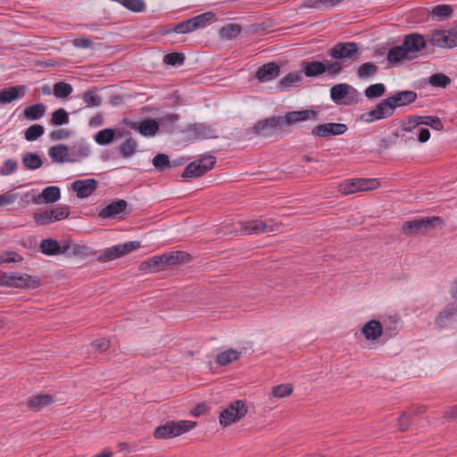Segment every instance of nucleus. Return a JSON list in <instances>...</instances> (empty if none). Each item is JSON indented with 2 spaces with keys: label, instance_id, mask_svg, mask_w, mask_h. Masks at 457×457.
<instances>
[{
  "label": "nucleus",
  "instance_id": "1",
  "mask_svg": "<svg viewBox=\"0 0 457 457\" xmlns=\"http://www.w3.org/2000/svg\"><path fill=\"white\" fill-rule=\"evenodd\" d=\"M196 422L191 420L169 421L157 427L154 436L157 439H166L179 436L195 428Z\"/></svg>",
  "mask_w": 457,
  "mask_h": 457
},
{
  "label": "nucleus",
  "instance_id": "2",
  "mask_svg": "<svg viewBox=\"0 0 457 457\" xmlns=\"http://www.w3.org/2000/svg\"><path fill=\"white\" fill-rule=\"evenodd\" d=\"M330 98L337 104L352 105L361 100V93L353 86L338 83L330 88Z\"/></svg>",
  "mask_w": 457,
  "mask_h": 457
},
{
  "label": "nucleus",
  "instance_id": "3",
  "mask_svg": "<svg viewBox=\"0 0 457 457\" xmlns=\"http://www.w3.org/2000/svg\"><path fill=\"white\" fill-rule=\"evenodd\" d=\"M359 47L354 42H338L328 51V55L331 56L333 62H338L341 71L343 70L344 63L347 61H355L359 58Z\"/></svg>",
  "mask_w": 457,
  "mask_h": 457
},
{
  "label": "nucleus",
  "instance_id": "4",
  "mask_svg": "<svg viewBox=\"0 0 457 457\" xmlns=\"http://www.w3.org/2000/svg\"><path fill=\"white\" fill-rule=\"evenodd\" d=\"M428 37V42L435 47L446 49L457 47V25L446 29H434Z\"/></svg>",
  "mask_w": 457,
  "mask_h": 457
},
{
  "label": "nucleus",
  "instance_id": "5",
  "mask_svg": "<svg viewBox=\"0 0 457 457\" xmlns=\"http://www.w3.org/2000/svg\"><path fill=\"white\" fill-rule=\"evenodd\" d=\"M0 285L15 288L35 289L40 286V279L29 274L3 273Z\"/></svg>",
  "mask_w": 457,
  "mask_h": 457
},
{
  "label": "nucleus",
  "instance_id": "6",
  "mask_svg": "<svg viewBox=\"0 0 457 457\" xmlns=\"http://www.w3.org/2000/svg\"><path fill=\"white\" fill-rule=\"evenodd\" d=\"M303 69L304 75L308 78L318 77L326 71H328L330 76H337L341 72L339 63L331 62V61L303 62Z\"/></svg>",
  "mask_w": 457,
  "mask_h": 457
},
{
  "label": "nucleus",
  "instance_id": "7",
  "mask_svg": "<svg viewBox=\"0 0 457 457\" xmlns=\"http://www.w3.org/2000/svg\"><path fill=\"white\" fill-rule=\"evenodd\" d=\"M215 158L212 155H206L198 161L190 162L184 170L181 177L185 180H190L198 178L211 170L215 164Z\"/></svg>",
  "mask_w": 457,
  "mask_h": 457
},
{
  "label": "nucleus",
  "instance_id": "8",
  "mask_svg": "<svg viewBox=\"0 0 457 457\" xmlns=\"http://www.w3.org/2000/svg\"><path fill=\"white\" fill-rule=\"evenodd\" d=\"M440 222V217H424L404 222L402 230L405 235L413 236L425 233L434 228Z\"/></svg>",
  "mask_w": 457,
  "mask_h": 457
},
{
  "label": "nucleus",
  "instance_id": "9",
  "mask_svg": "<svg viewBox=\"0 0 457 457\" xmlns=\"http://www.w3.org/2000/svg\"><path fill=\"white\" fill-rule=\"evenodd\" d=\"M282 116H272L259 120L252 128V132L259 137H270L278 132H282Z\"/></svg>",
  "mask_w": 457,
  "mask_h": 457
},
{
  "label": "nucleus",
  "instance_id": "10",
  "mask_svg": "<svg viewBox=\"0 0 457 457\" xmlns=\"http://www.w3.org/2000/svg\"><path fill=\"white\" fill-rule=\"evenodd\" d=\"M247 412V407L243 401H236L223 410L220 415V423L223 427L240 420Z\"/></svg>",
  "mask_w": 457,
  "mask_h": 457
},
{
  "label": "nucleus",
  "instance_id": "11",
  "mask_svg": "<svg viewBox=\"0 0 457 457\" xmlns=\"http://www.w3.org/2000/svg\"><path fill=\"white\" fill-rule=\"evenodd\" d=\"M394 106L388 97L381 100L375 108L361 115V119L365 122H373L375 120L386 119L394 114Z\"/></svg>",
  "mask_w": 457,
  "mask_h": 457
},
{
  "label": "nucleus",
  "instance_id": "12",
  "mask_svg": "<svg viewBox=\"0 0 457 457\" xmlns=\"http://www.w3.org/2000/svg\"><path fill=\"white\" fill-rule=\"evenodd\" d=\"M70 212H71L69 206H58L54 209L46 211L44 212H36L34 214V220L40 225H46L68 218Z\"/></svg>",
  "mask_w": 457,
  "mask_h": 457
},
{
  "label": "nucleus",
  "instance_id": "13",
  "mask_svg": "<svg viewBox=\"0 0 457 457\" xmlns=\"http://www.w3.org/2000/svg\"><path fill=\"white\" fill-rule=\"evenodd\" d=\"M347 126L343 123L328 122L315 126L312 129V135L315 137H328L331 136H340L346 132Z\"/></svg>",
  "mask_w": 457,
  "mask_h": 457
},
{
  "label": "nucleus",
  "instance_id": "14",
  "mask_svg": "<svg viewBox=\"0 0 457 457\" xmlns=\"http://www.w3.org/2000/svg\"><path fill=\"white\" fill-rule=\"evenodd\" d=\"M125 124H127L131 129L138 131L144 137H154L155 136L159 129L160 124L156 120L146 118L140 122L124 120Z\"/></svg>",
  "mask_w": 457,
  "mask_h": 457
},
{
  "label": "nucleus",
  "instance_id": "15",
  "mask_svg": "<svg viewBox=\"0 0 457 457\" xmlns=\"http://www.w3.org/2000/svg\"><path fill=\"white\" fill-rule=\"evenodd\" d=\"M98 181L95 179H78L71 184L77 197L83 199L91 195L97 188Z\"/></svg>",
  "mask_w": 457,
  "mask_h": 457
},
{
  "label": "nucleus",
  "instance_id": "16",
  "mask_svg": "<svg viewBox=\"0 0 457 457\" xmlns=\"http://www.w3.org/2000/svg\"><path fill=\"white\" fill-rule=\"evenodd\" d=\"M457 321V303H448L435 319V324L440 328Z\"/></svg>",
  "mask_w": 457,
  "mask_h": 457
},
{
  "label": "nucleus",
  "instance_id": "17",
  "mask_svg": "<svg viewBox=\"0 0 457 457\" xmlns=\"http://www.w3.org/2000/svg\"><path fill=\"white\" fill-rule=\"evenodd\" d=\"M427 42L425 37L418 33L406 35L403 39V46L409 56L414 57L413 54L420 52L426 47Z\"/></svg>",
  "mask_w": 457,
  "mask_h": 457
},
{
  "label": "nucleus",
  "instance_id": "18",
  "mask_svg": "<svg viewBox=\"0 0 457 457\" xmlns=\"http://www.w3.org/2000/svg\"><path fill=\"white\" fill-rule=\"evenodd\" d=\"M318 112L313 110H303V111H293L288 112L282 116L283 125H293L300 121H305L308 120H315Z\"/></svg>",
  "mask_w": 457,
  "mask_h": 457
},
{
  "label": "nucleus",
  "instance_id": "19",
  "mask_svg": "<svg viewBox=\"0 0 457 457\" xmlns=\"http://www.w3.org/2000/svg\"><path fill=\"white\" fill-rule=\"evenodd\" d=\"M61 197V190L56 186H49L43 189L41 194L32 197V203L35 204H54Z\"/></svg>",
  "mask_w": 457,
  "mask_h": 457
},
{
  "label": "nucleus",
  "instance_id": "20",
  "mask_svg": "<svg viewBox=\"0 0 457 457\" xmlns=\"http://www.w3.org/2000/svg\"><path fill=\"white\" fill-rule=\"evenodd\" d=\"M128 203L123 199L112 201L107 206L101 210L98 217L102 219L115 218L117 215L124 212L127 209Z\"/></svg>",
  "mask_w": 457,
  "mask_h": 457
},
{
  "label": "nucleus",
  "instance_id": "21",
  "mask_svg": "<svg viewBox=\"0 0 457 457\" xmlns=\"http://www.w3.org/2000/svg\"><path fill=\"white\" fill-rule=\"evenodd\" d=\"M280 72L279 66L275 62H268L261 66L256 73L255 78L260 82H265L276 79Z\"/></svg>",
  "mask_w": 457,
  "mask_h": 457
},
{
  "label": "nucleus",
  "instance_id": "22",
  "mask_svg": "<svg viewBox=\"0 0 457 457\" xmlns=\"http://www.w3.org/2000/svg\"><path fill=\"white\" fill-rule=\"evenodd\" d=\"M388 99L394 106V111H395L396 107L413 103L417 99V94L411 90L400 91L389 96Z\"/></svg>",
  "mask_w": 457,
  "mask_h": 457
},
{
  "label": "nucleus",
  "instance_id": "23",
  "mask_svg": "<svg viewBox=\"0 0 457 457\" xmlns=\"http://www.w3.org/2000/svg\"><path fill=\"white\" fill-rule=\"evenodd\" d=\"M25 96V86H12L0 90V104H9Z\"/></svg>",
  "mask_w": 457,
  "mask_h": 457
},
{
  "label": "nucleus",
  "instance_id": "24",
  "mask_svg": "<svg viewBox=\"0 0 457 457\" xmlns=\"http://www.w3.org/2000/svg\"><path fill=\"white\" fill-rule=\"evenodd\" d=\"M39 247L46 255H57L64 253L68 250L69 245L61 246L56 240L48 238L42 240Z\"/></svg>",
  "mask_w": 457,
  "mask_h": 457
},
{
  "label": "nucleus",
  "instance_id": "25",
  "mask_svg": "<svg viewBox=\"0 0 457 457\" xmlns=\"http://www.w3.org/2000/svg\"><path fill=\"white\" fill-rule=\"evenodd\" d=\"M165 269L190 260V255L182 251H176L162 254Z\"/></svg>",
  "mask_w": 457,
  "mask_h": 457
},
{
  "label": "nucleus",
  "instance_id": "26",
  "mask_svg": "<svg viewBox=\"0 0 457 457\" xmlns=\"http://www.w3.org/2000/svg\"><path fill=\"white\" fill-rule=\"evenodd\" d=\"M243 230L245 234H260L274 229L262 220H248L243 223Z\"/></svg>",
  "mask_w": 457,
  "mask_h": 457
},
{
  "label": "nucleus",
  "instance_id": "27",
  "mask_svg": "<svg viewBox=\"0 0 457 457\" xmlns=\"http://www.w3.org/2000/svg\"><path fill=\"white\" fill-rule=\"evenodd\" d=\"M383 332L382 324L376 320L368 321L362 328V333L368 340H377Z\"/></svg>",
  "mask_w": 457,
  "mask_h": 457
},
{
  "label": "nucleus",
  "instance_id": "28",
  "mask_svg": "<svg viewBox=\"0 0 457 457\" xmlns=\"http://www.w3.org/2000/svg\"><path fill=\"white\" fill-rule=\"evenodd\" d=\"M386 59L391 64H396L405 60H411L412 56H409L402 45L391 47L387 52Z\"/></svg>",
  "mask_w": 457,
  "mask_h": 457
},
{
  "label": "nucleus",
  "instance_id": "29",
  "mask_svg": "<svg viewBox=\"0 0 457 457\" xmlns=\"http://www.w3.org/2000/svg\"><path fill=\"white\" fill-rule=\"evenodd\" d=\"M48 154L54 162L62 163L69 160V148L67 145L62 144L54 145L49 148Z\"/></svg>",
  "mask_w": 457,
  "mask_h": 457
},
{
  "label": "nucleus",
  "instance_id": "30",
  "mask_svg": "<svg viewBox=\"0 0 457 457\" xmlns=\"http://www.w3.org/2000/svg\"><path fill=\"white\" fill-rule=\"evenodd\" d=\"M141 270H150L152 272H158L160 270H165L162 256L156 255L154 256L140 264Z\"/></svg>",
  "mask_w": 457,
  "mask_h": 457
},
{
  "label": "nucleus",
  "instance_id": "31",
  "mask_svg": "<svg viewBox=\"0 0 457 457\" xmlns=\"http://www.w3.org/2000/svg\"><path fill=\"white\" fill-rule=\"evenodd\" d=\"M45 112L46 105L43 104H36L26 107L23 114L27 120H37L43 117Z\"/></svg>",
  "mask_w": 457,
  "mask_h": 457
},
{
  "label": "nucleus",
  "instance_id": "32",
  "mask_svg": "<svg viewBox=\"0 0 457 457\" xmlns=\"http://www.w3.org/2000/svg\"><path fill=\"white\" fill-rule=\"evenodd\" d=\"M195 30L191 19L184 21L177 25H168L165 28L164 33L176 32L180 34L189 33Z\"/></svg>",
  "mask_w": 457,
  "mask_h": 457
},
{
  "label": "nucleus",
  "instance_id": "33",
  "mask_svg": "<svg viewBox=\"0 0 457 457\" xmlns=\"http://www.w3.org/2000/svg\"><path fill=\"white\" fill-rule=\"evenodd\" d=\"M192 132L195 135V138H212L216 137L215 130L212 129L210 126H206L204 124H195L192 127Z\"/></svg>",
  "mask_w": 457,
  "mask_h": 457
},
{
  "label": "nucleus",
  "instance_id": "34",
  "mask_svg": "<svg viewBox=\"0 0 457 457\" xmlns=\"http://www.w3.org/2000/svg\"><path fill=\"white\" fill-rule=\"evenodd\" d=\"M115 138V130L108 128L98 131L95 136V141L100 145L111 144Z\"/></svg>",
  "mask_w": 457,
  "mask_h": 457
},
{
  "label": "nucleus",
  "instance_id": "35",
  "mask_svg": "<svg viewBox=\"0 0 457 457\" xmlns=\"http://www.w3.org/2000/svg\"><path fill=\"white\" fill-rule=\"evenodd\" d=\"M22 163L27 170H37L43 164L41 157L34 153H26L22 156Z\"/></svg>",
  "mask_w": 457,
  "mask_h": 457
},
{
  "label": "nucleus",
  "instance_id": "36",
  "mask_svg": "<svg viewBox=\"0 0 457 457\" xmlns=\"http://www.w3.org/2000/svg\"><path fill=\"white\" fill-rule=\"evenodd\" d=\"M378 71V67L370 62L362 63L357 70V77L360 79H367L373 77Z\"/></svg>",
  "mask_w": 457,
  "mask_h": 457
},
{
  "label": "nucleus",
  "instance_id": "37",
  "mask_svg": "<svg viewBox=\"0 0 457 457\" xmlns=\"http://www.w3.org/2000/svg\"><path fill=\"white\" fill-rule=\"evenodd\" d=\"M53 402V398L49 395H38L32 397L29 402V406L34 411H39Z\"/></svg>",
  "mask_w": 457,
  "mask_h": 457
},
{
  "label": "nucleus",
  "instance_id": "38",
  "mask_svg": "<svg viewBox=\"0 0 457 457\" xmlns=\"http://www.w3.org/2000/svg\"><path fill=\"white\" fill-rule=\"evenodd\" d=\"M242 28L238 24L231 23L222 27L220 30V34L222 38L230 40L236 38L241 32Z\"/></svg>",
  "mask_w": 457,
  "mask_h": 457
},
{
  "label": "nucleus",
  "instance_id": "39",
  "mask_svg": "<svg viewBox=\"0 0 457 457\" xmlns=\"http://www.w3.org/2000/svg\"><path fill=\"white\" fill-rule=\"evenodd\" d=\"M137 147V143L135 139L129 137L126 139L120 146V156L123 158H129L132 156Z\"/></svg>",
  "mask_w": 457,
  "mask_h": 457
},
{
  "label": "nucleus",
  "instance_id": "40",
  "mask_svg": "<svg viewBox=\"0 0 457 457\" xmlns=\"http://www.w3.org/2000/svg\"><path fill=\"white\" fill-rule=\"evenodd\" d=\"M451 79L444 73H434L428 78V83L435 87L445 88L451 84Z\"/></svg>",
  "mask_w": 457,
  "mask_h": 457
},
{
  "label": "nucleus",
  "instance_id": "41",
  "mask_svg": "<svg viewBox=\"0 0 457 457\" xmlns=\"http://www.w3.org/2000/svg\"><path fill=\"white\" fill-rule=\"evenodd\" d=\"M214 16L212 12H207L191 18L195 29L204 28L210 24L214 19Z\"/></svg>",
  "mask_w": 457,
  "mask_h": 457
},
{
  "label": "nucleus",
  "instance_id": "42",
  "mask_svg": "<svg viewBox=\"0 0 457 457\" xmlns=\"http://www.w3.org/2000/svg\"><path fill=\"white\" fill-rule=\"evenodd\" d=\"M72 91L73 88L71 85L63 81L56 82L53 88L54 95L58 98H66L72 93Z\"/></svg>",
  "mask_w": 457,
  "mask_h": 457
},
{
  "label": "nucleus",
  "instance_id": "43",
  "mask_svg": "<svg viewBox=\"0 0 457 457\" xmlns=\"http://www.w3.org/2000/svg\"><path fill=\"white\" fill-rule=\"evenodd\" d=\"M303 79V76L301 72H294L287 74L285 78H283L279 83L278 87L280 89H286L291 87H294L295 84L300 82Z\"/></svg>",
  "mask_w": 457,
  "mask_h": 457
},
{
  "label": "nucleus",
  "instance_id": "44",
  "mask_svg": "<svg viewBox=\"0 0 457 457\" xmlns=\"http://www.w3.org/2000/svg\"><path fill=\"white\" fill-rule=\"evenodd\" d=\"M238 358L239 353L233 349H229L218 354L216 357V361L220 365L225 366L231 361L237 360Z\"/></svg>",
  "mask_w": 457,
  "mask_h": 457
},
{
  "label": "nucleus",
  "instance_id": "45",
  "mask_svg": "<svg viewBox=\"0 0 457 457\" xmlns=\"http://www.w3.org/2000/svg\"><path fill=\"white\" fill-rule=\"evenodd\" d=\"M69 114L64 109H58L52 113L50 123L54 126H61L69 123Z\"/></svg>",
  "mask_w": 457,
  "mask_h": 457
},
{
  "label": "nucleus",
  "instance_id": "46",
  "mask_svg": "<svg viewBox=\"0 0 457 457\" xmlns=\"http://www.w3.org/2000/svg\"><path fill=\"white\" fill-rule=\"evenodd\" d=\"M153 165L158 171H163L170 168V161L167 154H158L152 160Z\"/></svg>",
  "mask_w": 457,
  "mask_h": 457
},
{
  "label": "nucleus",
  "instance_id": "47",
  "mask_svg": "<svg viewBox=\"0 0 457 457\" xmlns=\"http://www.w3.org/2000/svg\"><path fill=\"white\" fill-rule=\"evenodd\" d=\"M385 91H386V87H385L384 84L377 83V84L369 86L365 89L364 94L367 98L373 99V98H377V97L383 96Z\"/></svg>",
  "mask_w": 457,
  "mask_h": 457
},
{
  "label": "nucleus",
  "instance_id": "48",
  "mask_svg": "<svg viewBox=\"0 0 457 457\" xmlns=\"http://www.w3.org/2000/svg\"><path fill=\"white\" fill-rule=\"evenodd\" d=\"M45 132V129L40 124H34L29 127L25 131V138L28 141H35Z\"/></svg>",
  "mask_w": 457,
  "mask_h": 457
},
{
  "label": "nucleus",
  "instance_id": "49",
  "mask_svg": "<svg viewBox=\"0 0 457 457\" xmlns=\"http://www.w3.org/2000/svg\"><path fill=\"white\" fill-rule=\"evenodd\" d=\"M344 0H305L303 5L307 8L332 7Z\"/></svg>",
  "mask_w": 457,
  "mask_h": 457
},
{
  "label": "nucleus",
  "instance_id": "50",
  "mask_svg": "<svg viewBox=\"0 0 457 457\" xmlns=\"http://www.w3.org/2000/svg\"><path fill=\"white\" fill-rule=\"evenodd\" d=\"M82 98L87 107H97L102 104V98L96 92L87 90L83 93Z\"/></svg>",
  "mask_w": 457,
  "mask_h": 457
},
{
  "label": "nucleus",
  "instance_id": "51",
  "mask_svg": "<svg viewBox=\"0 0 457 457\" xmlns=\"http://www.w3.org/2000/svg\"><path fill=\"white\" fill-rule=\"evenodd\" d=\"M74 148L76 150H75V152H73L71 154L68 162H79L81 159L87 157L90 154L89 145H79L78 147H74Z\"/></svg>",
  "mask_w": 457,
  "mask_h": 457
},
{
  "label": "nucleus",
  "instance_id": "52",
  "mask_svg": "<svg viewBox=\"0 0 457 457\" xmlns=\"http://www.w3.org/2000/svg\"><path fill=\"white\" fill-rule=\"evenodd\" d=\"M121 256L119 245H113L104 250V252L99 255L98 261L104 262L114 260Z\"/></svg>",
  "mask_w": 457,
  "mask_h": 457
},
{
  "label": "nucleus",
  "instance_id": "53",
  "mask_svg": "<svg viewBox=\"0 0 457 457\" xmlns=\"http://www.w3.org/2000/svg\"><path fill=\"white\" fill-rule=\"evenodd\" d=\"M338 191L343 195H350L358 192L356 179H346L338 185Z\"/></svg>",
  "mask_w": 457,
  "mask_h": 457
},
{
  "label": "nucleus",
  "instance_id": "54",
  "mask_svg": "<svg viewBox=\"0 0 457 457\" xmlns=\"http://www.w3.org/2000/svg\"><path fill=\"white\" fill-rule=\"evenodd\" d=\"M358 192L373 190L378 187V181L372 179H356Z\"/></svg>",
  "mask_w": 457,
  "mask_h": 457
},
{
  "label": "nucleus",
  "instance_id": "55",
  "mask_svg": "<svg viewBox=\"0 0 457 457\" xmlns=\"http://www.w3.org/2000/svg\"><path fill=\"white\" fill-rule=\"evenodd\" d=\"M293 387L290 384H281L272 387V396L283 398L292 394Z\"/></svg>",
  "mask_w": 457,
  "mask_h": 457
},
{
  "label": "nucleus",
  "instance_id": "56",
  "mask_svg": "<svg viewBox=\"0 0 457 457\" xmlns=\"http://www.w3.org/2000/svg\"><path fill=\"white\" fill-rule=\"evenodd\" d=\"M122 5L134 12H142L146 7L144 0H124Z\"/></svg>",
  "mask_w": 457,
  "mask_h": 457
},
{
  "label": "nucleus",
  "instance_id": "57",
  "mask_svg": "<svg viewBox=\"0 0 457 457\" xmlns=\"http://www.w3.org/2000/svg\"><path fill=\"white\" fill-rule=\"evenodd\" d=\"M415 414L416 412L411 410L403 412V414L397 419L398 429L400 431H406L410 426L409 420H411Z\"/></svg>",
  "mask_w": 457,
  "mask_h": 457
},
{
  "label": "nucleus",
  "instance_id": "58",
  "mask_svg": "<svg viewBox=\"0 0 457 457\" xmlns=\"http://www.w3.org/2000/svg\"><path fill=\"white\" fill-rule=\"evenodd\" d=\"M453 9L450 5L447 4H439L433 8L432 14L434 16H437L440 19H445L452 15Z\"/></svg>",
  "mask_w": 457,
  "mask_h": 457
},
{
  "label": "nucleus",
  "instance_id": "59",
  "mask_svg": "<svg viewBox=\"0 0 457 457\" xmlns=\"http://www.w3.org/2000/svg\"><path fill=\"white\" fill-rule=\"evenodd\" d=\"M185 61V56L183 54L179 53H170L167 54L163 57V62L169 65H177L182 64Z\"/></svg>",
  "mask_w": 457,
  "mask_h": 457
},
{
  "label": "nucleus",
  "instance_id": "60",
  "mask_svg": "<svg viewBox=\"0 0 457 457\" xmlns=\"http://www.w3.org/2000/svg\"><path fill=\"white\" fill-rule=\"evenodd\" d=\"M436 130H443L444 125L437 116H425L424 124Z\"/></svg>",
  "mask_w": 457,
  "mask_h": 457
},
{
  "label": "nucleus",
  "instance_id": "61",
  "mask_svg": "<svg viewBox=\"0 0 457 457\" xmlns=\"http://www.w3.org/2000/svg\"><path fill=\"white\" fill-rule=\"evenodd\" d=\"M16 169H17V162L12 159H8L4 162L0 172L3 175H9V174L12 173L13 171H15Z\"/></svg>",
  "mask_w": 457,
  "mask_h": 457
},
{
  "label": "nucleus",
  "instance_id": "62",
  "mask_svg": "<svg viewBox=\"0 0 457 457\" xmlns=\"http://www.w3.org/2000/svg\"><path fill=\"white\" fill-rule=\"evenodd\" d=\"M120 250L121 256L130 253L134 250H137L140 247V243L137 241H129L122 245H118Z\"/></svg>",
  "mask_w": 457,
  "mask_h": 457
},
{
  "label": "nucleus",
  "instance_id": "63",
  "mask_svg": "<svg viewBox=\"0 0 457 457\" xmlns=\"http://www.w3.org/2000/svg\"><path fill=\"white\" fill-rule=\"evenodd\" d=\"M21 261L22 257L15 252L0 255V264L4 262H20Z\"/></svg>",
  "mask_w": 457,
  "mask_h": 457
},
{
  "label": "nucleus",
  "instance_id": "64",
  "mask_svg": "<svg viewBox=\"0 0 457 457\" xmlns=\"http://www.w3.org/2000/svg\"><path fill=\"white\" fill-rule=\"evenodd\" d=\"M91 346L98 352H104L110 347V341L106 338L96 339L91 343Z\"/></svg>",
  "mask_w": 457,
  "mask_h": 457
}]
</instances>
